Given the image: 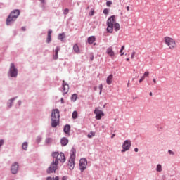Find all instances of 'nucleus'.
Returning a JSON list of instances; mask_svg holds the SVG:
<instances>
[{"mask_svg":"<svg viewBox=\"0 0 180 180\" xmlns=\"http://www.w3.org/2000/svg\"><path fill=\"white\" fill-rule=\"evenodd\" d=\"M51 122L52 127H57V126H58L60 123V110H58V109L52 110Z\"/></svg>","mask_w":180,"mask_h":180,"instance_id":"1","label":"nucleus"},{"mask_svg":"<svg viewBox=\"0 0 180 180\" xmlns=\"http://www.w3.org/2000/svg\"><path fill=\"white\" fill-rule=\"evenodd\" d=\"M20 15V11L15 9L13 10L6 20V25H9L12 22H15L16 19H18V17Z\"/></svg>","mask_w":180,"mask_h":180,"instance_id":"2","label":"nucleus"},{"mask_svg":"<svg viewBox=\"0 0 180 180\" xmlns=\"http://www.w3.org/2000/svg\"><path fill=\"white\" fill-rule=\"evenodd\" d=\"M164 41L166 46L169 49V50H174L176 49V41L174 38L170 37H165Z\"/></svg>","mask_w":180,"mask_h":180,"instance_id":"3","label":"nucleus"},{"mask_svg":"<svg viewBox=\"0 0 180 180\" xmlns=\"http://www.w3.org/2000/svg\"><path fill=\"white\" fill-rule=\"evenodd\" d=\"M77 153V150L75 148H72L70 152V158L69 159L68 167L69 169H74L75 167V154Z\"/></svg>","mask_w":180,"mask_h":180,"instance_id":"4","label":"nucleus"},{"mask_svg":"<svg viewBox=\"0 0 180 180\" xmlns=\"http://www.w3.org/2000/svg\"><path fill=\"white\" fill-rule=\"evenodd\" d=\"M116 23V16L112 15L107 20V32L113 33V26Z\"/></svg>","mask_w":180,"mask_h":180,"instance_id":"5","label":"nucleus"},{"mask_svg":"<svg viewBox=\"0 0 180 180\" xmlns=\"http://www.w3.org/2000/svg\"><path fill=\"white\" fill-rule=\"evenodd\" d=\"M53 158H55V161H60V162H65V156L63 153L53 152L51 154Z\"/></svg>","mask_w":180,"mask_h":180,"instance_id":"6","label":"nucleus"},{"mask_svg":"<svg viewBox=\"0 0 180 180\" xmlns=\"http://www.w3.org/2000/svg\"><path fill=\"white\" fill-rule=\"evenodd\" d=\"M58 161L57 160H55L54 162L51 163L50 167L47 169V173L53 174V172H56L58 168Z\"/></svg>","mask_w":180,"mask_h":180,"instance_id":"7","label":"nucleus"},{"mask_svg":"<svg viewBox=\"0 0 180 180\" xmlns=\"http://www.w3.org/2000/svg\"><path fill=\"white\" fill-rule=\"evenodd\" d=\"M79 169L81 172H84V169H86V165H88V161L85 158H82L79 160Z\"/></svg>","mask_w":180,"mask_h":180,"instance_id":"8","label":"nucleus"},{"mask_svg":"<svg viewBox=\"0 0 180 180\" xmlns=\"http://www.w3.org/2000/svg\"><path fill=\"white\" fill-rule=\"evenodd\" d=\"M94 115H96V120H101L102 119V117L105 116V113L102 110H101L100 108H96L94 110Z\"/></svg>","mask_w":180,"mask_h":180,"instance_id":"9","label":"nucleus"},{"mask_svg":"<svg viewBox=\"0 0 180 180\" xmlns=\"http://www.w3.org/2000/svg\"><path fill=\"white\" fill-rule=\"evenodd\" d=\"M131 147V141L130 140H126L124 141V143L122 144V150L121 152L126 153V151H129L130 150V148Z\"/></svg>","mask_w":180,"mask_h":180,"instance_id":"10","label":"nucleus"},{"mask_svg":"<svg viewBox=\"0 0 180 180\" xmlns=\"http://www.w3.org/2000/svg\"><path fill=\"white\" fill-rule=\"evenodd\" d=\"M10 75L12 77L18 76V69H16L13 63H11L10 66Z\"/></svg>","mask_w":180,"mask_h":180,"instance_id":"11","label":"nucleus"},{"mask_svg":"<svg viewBox=\"0 0 180 180\" xmlns=\"http://www.w3.org/2000/svg\"><path fill=\"white\" fill-rule=\"evenodd\" d=\"M62 86V92L63 95L68 94V91H70V86L65 83V80H63Z\"/></svg>","mask_w":180,"mask_h":180,"instance_id":"12","label":"nucleus"},{"mask_svg":"<svg viewBox=\"0 0 180 180\" xmlns=\"http://www.w3.org/2000/svg\"><path fill=\"white\" fill-rule=\"evenodd\" d=\"M19 169V165L17 162H15L12 165L11 171L12 174H18V169Z\"/></svg>","mask_w":180,"mask_h":180,"instance_id":"13","label":"nucleus"},{"mask_svg":"<svg viewBox=\"0 0 180 180\" xmlns=\"http://www.w3.org/2000/svg\"><path fill=\"white\" fill-rule=\"evenodd\" d=\"M106 53L110 57H115V52L113 51V49L112 47H109L107 49Z\"/></svg>","mask_w":180,"mask_h":180,"instance_id":"14","label":"nucleus"},{"mask_svg":"<svg viewBox=\"0 0 180 180\" xmlns=\"http://www.w3.org/2000/svg\"><path fill=\"white\" fill-rule=\"evenodd\" d=\"M113 81V75H110L106 79V83L108 85H110Z\"/></svg>","mask_w":180,"mask_h":180,"instance_id":"15","label":"nucleus"},{"mask_svg":"<svg viewBox=\"0 0 180 180\" xmlns=\"http://www.w3.org/2000/svg\"><path fill=\"white\" fill-rule=\"evenodd\" d=\"M64 133L70 135V132L71 131V127L70 125H65L63 129Z\"/></svg>","mask_w":180,"mask_h":180,"instance_id":"16","label":"nucleus"},{"mask_svg":"<svg viewBox=\"0 0 180 180\" xmlns=\"http://www.w3.org/2000/svg\"><path fill=\"white\" fill-rule=\"evenodd\" d=\"M61 146H67L68 144V139L63 137L60 139Z\"/></svg>","mask_w":180,"mask_h":180,"instance_id":"17","label":"nucleus"},{"mask_svg":"<svg viewBox=\"0 0 180 180\" xmlns=\"http://www.w3.org/2000/svg\"><path fill=\"white\" fill-rule=\"evenodd\" d=\"M51 33H53V31L49 30V32H48V37H47V39H46V43H50V41H51Z\"/></svg>","mask_w":180,"mask_h":180,"instance_id":"18","label":"nucleus"},{"mask_svg":"<svg viewBox=\"0 0 180 180\" xmlns=\"http://www.w3.org/2000/svg\"><path fill=\"white\" fill-rule=\"evenodd\" d=\"M95 40H96L95 37L91 36L88 38L87 41H88L89 44H92L95 41Z\"/></svg>","mask_w":180,"mask_h":180,"instance_id":"19","label":"nucleus"},{"mask_svg":"<svg viewBox=\"0 0 180 180\" xmlns=\"http://www.w3.org/2000/svg\"><path fill=\"white\" fill-rule=\"evenodd\" d=\"M113 27L115 32H119V30H120V24H119L118 22H115Z\"/></svg>","mask_w":180,"mask_h":180,"instance_id":"20","label":"nucleus"},{"mask_svg":"<svg viewBox=\"0 0 180 180\" xmlns=\"http://www.w3.org/2000/svg\"><path fill=\"white\" fill-rule=\"evenodd\" d=\"M58 51H60V48L57 47L55 50V56H53L54 60H57L58 58Z\"/></svg>","mask_w":180,"mask_h":180,"instance_id":"21","label":"nucleus"},{"mask_svg":"<svg viewBox=\"0 0 180 180\" xmlns=\"http://www.w3.org/2000/svg\"><path fill=\"white\" fill-rule=\"evenodd\" d=\"M70 99H71L72 102H75L77 101V99H78V96L77 95V94H74L71 96Z\"/></svg>","mask_w":180,"mask_h":180,"instance_id":"22","label":"nucleus"},{"mask_svg":"<svg viewBox=\"0 0 180 180\" xmlns=\"http://www.w3.org/2000/svg\"><path fill=\"white\" fill-rule=\"evenodd\" d=\"M64 39H65V33L59 34L58 39L61 40V41H63V40H64Z\"/></svg>","mask_w":180,"mask_h":180,"instance_id":"23","label":"nucleus"},{"mask_svg":"<svg viewBox=\"0 0 180 180\" xmlns=\"http://www.w3.org/2000/svg\"><path fill=\"white\" fill-rule=\"evenodd\" d=\"M73 50L75 51V53H79V48L78 47V45L75 44L73 46Z\"/></svg>","mask_w":180,"mask_h":180,"instance_id":"24","label":"nucleus"},{"mask_svg":"<svg viewBox=\"0 0 180 180\" xmlns=\"http://www.w3.org/2000/svg\"><path fill=\"white\" fill-rule=\"evenodd\" d=\"M72 119H77L78 117V112L74 111L72 115Z\"/></svg>","mask_w":180,"mask_h":180,"instance_id":"25","label":"nucleus"},{"mask_svg":"<svg viewBox=\"0 0 180 180\" xmlns=\"http://www.w3.org/2000/svg\"><path fill=\"white\" fill-rule=\"evenodd\" d=\"M156 170L158 171V172H161V171H162V167L161 165H158Z\"/></svg>","mask_w":180,"mask_h":180,"instance_id":"26","label":"nucleus"},{"mask_svg":"<svg viewBox=\"0 0 180 180\" xmlns=\"http://www.w3.org/2000/svg\"><path fill=\"white\" fill-rule=\"evenodd\" d=\"M22 147V150H27V142L23 143Z\"/></svg>","mask_w":180,"mask_h":180,"instance_id":"27","label":"nucleus"},{"mask_svg":"<svg viewBox=\"0 0 180 180\" xmlns=\"http://www.w3.org/2000/svg\"><path fill=\"white\" fill-rule=\"evenodd\" d=\"M94 136H95V133L94 132H91V134L87 135V137L89 139H92Z\"/></svg>","mask_w":180,"mask_h":180,"instance_id":"28","label":"nucleus"},{"mask_svg":"<svg viewBox=\"0 0 180 180\" xmlns=\"http://www.w3.org/2000/svg\"><path fill=\"white\" fill-rule=\"evenodd\" d=\"M51 141H53V139H51V138H47V139H46V144H50V143H51Z\"/></svg>","mask_w":180,"mask_h":180,"instance_id":"29","label":"nucleus"},{"mask_svg":"<svg viewBox=\"0 0 180 180\" xmlns=\"http://www.w3.org/2000/svg\"><path fill=\"white\" fill-rule=\"evenodd\" d=\"M123 50H124V46H122L121 47V50H120V51L121 56H124V52H123Z\"/></svg>","mask_w":180,"mask_h":180,"instance_id":"30","label":"nucleus"},{"mask_svg":"<svg viewBox=\"0 0 180 180\" xmlns=\"http://www.w3.org/2000/svg\"><path fill=\"white\" fill-rule=\"evenodd\" d=\"M103 13H104V15H108L109 13V9L105 8L103 11Z\"/></svg>","mask_w":180,"mask_h":180,"instance_id":"31","label":"nucleus"},{"mask_svg":"<svg viewBox=\"0 0 180 180\" xmlns=\"http://www.w3.org/2000/svg\"><path fill=\"white\" fill-rule=\"evenodd\" d=\"M95 13V11L94 9H91L89 13V16H94Z\"/></svg>","mask_w":180,"mask_h":180,"instance_id":"32","label":"nucleus"},{"mask_svg":"<svg viewBox=\"0 0 180 180\" xmlns=\"http://www.w3.org/2000/svg\"><path fill=\"white\" fill-rule=\"evenodd\" d=\"M106 5L107 6H108L109 8H110V6H112V1H108L106 2Z\"/></svg>","mask_w":180,"mask_h":180,"instance_id":"33","label":"nucleus"},{"mask_svg":"<svg viewBox=\"0 0 180 180\" xmlns=\"http://www.w3.org/2000/svg\"><path fill=\"white\" fill-rule=\"evenodd\" d=\"M149 75H150V72H148V71L145 72L143 74V76H145V77H148Z\"/></svg>","mask_w":180,"mask_h":180,"instance_id":"34","label":"nucleus"},{"mask_svg":"<svg viewBox=\"0 0 180 180\" xmlns=\"http://www.w3.org/2000/svg\"><path fill=\"white\" fill-rule=\"evenodd\" d=\"M69 12H70V10L68 8H66L64 10L63 13L64 15H68Z\"/></svg>","mask_w":180,"mask_h":180,"instance_id":"35","label":"nucleus"},{"mask_svg":"<svg viewBox=\"0 0 180 180\" xmlns=\"http://www.w3.org/2000/svg\"><path fill=\"white\" fill-rule=\"evenodd\" d=\"M99 89H100V94H102V89L103 88V86L102 84H100L98 86Z\"/></svg>","mask_w":180,"mask_h":180,"instance_id":"36","label":"nucleus"},{"mask_svg":"<svg viewBox=\"0 0 180 180\" xmlns=\"http://www.w3.org/2000/svg\"><path fill=\"white\" fill-rule=\"evenodd\" d=\"M14 99H11L10 100V105H8V108H11L12 106V103H13Z\"/></svg>","mask_w":180,"mask_h":180,"instance_id":"37","label":"nucleus"},{"mask_svg":"<svg viewBox=\"0 0 180 180\" xmlns=\"http://www.w3.org/2000/svg\"><path fill=\"white\" fill-rule=\"evenodd\" d=\"M136 56V52H133L131 56V58L133 60L134 58V56Z\"/></svg>","mask_w":180,"mask_h":180,"instance_id":"38","label":"nucleus"},{"mask_svg":"<svg viewBox=\"0 0 180 180\" xmlns=\"http://www.w3.org/2000/svg\"><path fill=\"white\" fill-rule=\"evenodd\" d=\"M4 145V140H0V147Z\"/></svg>","mask_w":180,"mask_h":180,"instance_id":"39","label":"nucleus"},{"mask_svg":"<svg viewBox=\"0 0 180 180\" xmlns=\"http://www.w3.org/2000/svg\"><path fill=\"white\" fill-rule=\"evenodd\" d=\"M143 81H144V79L141 77V79H139L140 84H141L143 82Z\"/></svg>","mask_w":180,"mask_h":180,"instance_id":"40","label":"nucleus"},{"mask_svg":"<svg viewBox=\"0 0 180 180\" xmlns=\"http://www.w3.org/2000/svg\"><path fill=\"white\" fill-rule=\"evenodd\" d=\"M168 153L169 154L174 155V153L172 152V150H169Z\"/></svg>","mask_w":180,"mask_h":180,"instance_id":"41","label":"nucleus"},{"mask_svg":"<svg viewBox=\"0 0 180 180\" xmlns=\"http://www.w3.org/2000/svg\"><path fill=\"white\" fill-rule=\"evenodd\" d=\"M46 180H53V177H47Z\"/></svg>","mask_w":180,"mask_h":180,"instance_id":"42","label":"nucleus"},{"mask_svg":"<svg viewBox=\"0 0 180 180\" xmlns=\"http://www.w3.org/2000/svg\"><path fill=\"white\" fill-rule=\"evenodd\" d=\"M53 180H60V177L56 176V177L53 178Z\"/></svg>","mask_w":180,"mask_h":180,"instance_id":"43","label":"nucleus"},{"mask_svg":"<svg viewBox=\"0 0 180 180\" xmlns=\"http://www.w3.org/2000/svg\"><path fill=\"white\" fill-rule=\"evenodd\" d=\"M68 179V177L64 176L63 178H62V180H67Z\"/></svg>","mask_w":180,"mask_h":180,"instance_id":"44","label":"nucleus"},{"mask_svg":"<svg viewBox=\"0 0 180 180\" xmlns=\"http://www.w3.org/2000/svg\"><path fill=\"white\" fill-rule=\"evenodd\" d=\"M134 151H135V153H138V152H139V148H134Z\"/></svg>","mask_w":180,"mask_h":180,"instance_id":"45","label":"nucleus"},{"mask_svg":"<svg viewBox=\"0 0 180 180\" xmlns=\"http://www.w3.org/2000/svg\"><path fill=\"white\" fill-rule=\"evenodd\" d=\"M115 136H116V134H112V136H111V139H113V137H115Z\"/></svg>","mask_w":180,"mask_h":180,"instance_id":"46","label":"nucleus"},{"mask_svg":"<svg viewBox=\"0 0 180 180\" xmlns=\"http://www.w3.org/2000/svg\"><path fill=\"white\" fill-rule=\"evenodd\" d=\"M22 30H23V31L25 32V30H26V27H22Z\"/></svg>","mask_w":180,"mask_h":180,"instance_id":"47","label":"nucleus"},{"mask_svg":"<svg viewBox=\"0 0 180 180\" xmlns=\"http://www.w3.org/2000/svg\"><path fill=\"white\" fill-rule=\"evenodd\" d=\"M154 84H157V80L155 79H153Z\"/></svg>","mask_w":180,"mask_h":180,"instance_id":"48","label":"nucleus"},{"mask_svg":"<svg viewBox=\"0 0 180 180\" xmlns=\"http://www.w3.org/2000/svg\"><path fill=\"white\" fill-rule=\"evenodd\" d=\"M127 11H130V7L129 6H127Z\"/></svg>","mask_w":180,"mask_h":180,"instance_id":"49","label":"nucleus"},{"mask_svg":"<svg viewBox=\"0 0 180 180\" xmlns=\"http://www.w3.org/2000/svg\"><path fill=\"white\" fill-rule=\"evenodd\" d=\"M141 78H143V80H144V79H146V76L143 75L141 77Z\"/></svg>","mask_w":180,"mask_h":180,"instance_id":"50","label":"nucleus"},{"mask_svg":"<svg viewBox=\"0 0 180 180\" xmlns=\"http://www.w3.org/2000/svg\"><path fill=\"white\" fill-rule=\"evenodd\" d=\"M18 105L20 106V105H22V101H18Z\"/></svg>","mask_w":180,"mask_h":180,"instance_id":"51","label":"nucleus"},{"mask_svg":"<svg viewBox=\"0 0 180 180\" xmlns=\"http://www.w3.org/2000/svg\"><path fill=\"white\" fill-rule=\"evenodd\" d=\"M61 103H64V98H61Z\"/></svg>","mask_w":180,"mask_h":180,"instance_id":"52","label":"nucleus"},{"mask_svg":"<svg viewBox=\"0 0 180 180\" xmlns=\"http://www.w3.org/2000/svg\"><path fill=\"white\" fill-rule=\"evenodd\" d=\"M40 2H41L42 4H44V0H39Z\"/></svg>","mask_w":180,"mask_h":180,"instance_id":"53","label":"nucleus"},{"mask_svg":"<svg viewBox=\"0 0 180 180\" xmlns=\"http://www.w3.org/2000/svg\"><path fill=\"white\" fill-rule=\"evenodd\" d=\"M37 141L38 143H40V138L38 139H37Z\"/></svg>","mask_w":180,"mask_h":180,"instance_id":"54","label":"nucleus"},{"mask_svg":"<svg viewBox=\"0 0 180 180\" xmlns=\"http://www.w3.org/2000/svg\"><path fill=\"white\" fill-rule=\"evenodd\" d=\"M149 95H150V96H153V92H150V93L149 94Z\"/></svg>","mask_w":180,"mask_h":180,"instance_id":"55","label":"nucleus"},{"mask_svg":"<svg viewBox=\"0 0 180 180\" xmlns=\"http://www.w3.org/2000/svg\"><path fill=\"white\" fill-rule=\"evenodd\" d=\"M127 61H130V59L129 58H127Z\"/></svg>","mask_w":180,"mask_h":180,"instance_id":"56","label":"nucleus"},{"mask_svg":"<svg viewBox=\"0 0 180 180\" xmlns=\"http://www.w3.org/2000/svg\"><path fill=\"white\" fill-rule=\"evenodd\" d=\"M127 86H129V84H127Z\"/></svg>","mask_w":180,"mask_h":180,"instance_id":"57","label":"nucleus"},{"mask_svg":"<svg viewBox=\"0 0 180 180\" xmlns=\"http://www.w3.org/2000/svg\"><path fill=\"white\" fill-rule=\"evenodd\" d=\"M116 180H117V179H116Z\"/></svg>","mask_w":180,"mask_h":180,"instance_id":"58","label":"nucleus"}]
</instances>
